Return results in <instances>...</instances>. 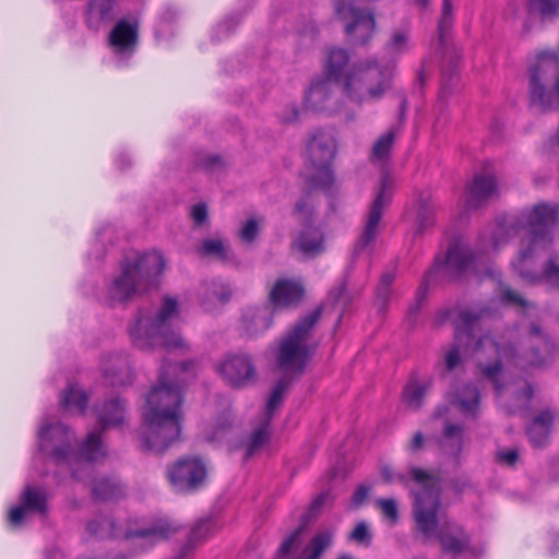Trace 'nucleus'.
<instances>
[{
	"label": "nucleus",
	"mask_w": 559,
	"mask_h": 559,
	"mask_svg": "<svg viewBox=\"0 0 559 559\" xmlns=\"http://www.w3.org/2000/svg\"><path fill=\"white\" fill-rule=\"evenodd\" d=\"M195 377V362L164 360L157 384L146 396L140 438L143 449L162 453L179 440L183 420V388Z\"/></svg>",
	"instance_id": "f257e3e1"
},
{
	"label": "nucleus",
	"mask_w": 559,
	"mask_h": 559,
	"mask_svg": "<svg viewBox=\"0 0 559 559\" xmlns=\"http://www.w3.org/2000/svg\"><path fill=\"white\" fill-rule=\"evenodd\" d=\"M411 479L418 486L413 491V515L416 530L427 539L439 542L444 554L459 556L471 545V536L456 522L444 521L439 527L438 513L441 509V476L421 467L409 469Z\"/></svg>",
	"instance_id": "f03ea898"
},
{
	"label": "nucleus",
	"mask_w": 559,
	"mask_h": 559,
	"mask_svg": "<svg viewBox=\"0 0 559 559\" xmlns=\"http://www.w3.org/2000/svg\"><path fill=\"white\" fill-rule=\"evenodd\" d=\"M347 49L333 47L328 51L324 76L338 83L343 81V93L353 103L362 104L381 98L390 87L393 70L381 66L376 59H367L349 67Z\"/></svg>",
	"instance_id": "7ed1b4c3"
},
{
	"label": "nucleus",
	"mask_w": 559,
	"mask_h": 559,
	"mask_svg": "<svg viewBox=\"0 0 559 559\" xmlns=\"http://www.w3.org/2000/svg\"><path fill=\"white\" fill-rule=\"evenodd\" d=\"M557 215V207L540 203L523 211L510 224L507 231L509 237L519 235L521 231H525L527 235V239L522 241V249L518 258L512 262L513 270L525 283H539V273L535 270V258L542 252L550 250L552 242L551 229Z\"/></svg>",
	"instance_id": "20e7f679"
},
{
	"label": "nucleus",
	"mask_w": 559,
	"mask_h": 559,
	"mask_svg": "<svg viewBox=\"0 0 559 559\" xmlns=\"http://www.w3.org/2000/svg\"><path fill=\"white\" fill-rule=\"evenodd\" d=\"M74 436L62 423L43 425L38 431V448L49 455L58 466L67 465L71 477L78 483H85L91 474L88 462L105 457L100 432L91 431L79 450L73 445Z\"/></svg>",
	"instance_id": "39448f33"
},
{
	"label": "nucleus",
	"mask_w": 559,
	"mask_h": 559,
	"mask_svg": "<svg viewBox=\"0 0 559 559\" xmlns=\"http://www.w3.org/2000/svg\"><path fill=\"white\" fill-rule=\"evenodd\" d=\"M322 311V306H318L306 313L281 338L275 357L277 368L285 372V376L299 379L305 372L318 348V342L313 341V333Z\"/></svg>",
	"instance_id": "423d86ee"
},
{
	"label": "nucleus",
	"mask_w": 559,
	"mask_h": 559,
	"mask_svg": "<svg viewBox=\"0 0 559 559\" xmlns=\"http://www.w3.org/2000/svg\"><path fill=\"white\" fill-rule=\"evenodd\" d=\"M165 267V259L157 251L127 257L120 262V274L107 288L114 302H124L153 287Z\"/></svg>",
	"instance_id": "0eeeda50"
},
{
	"label": "nucleus",
	"mask_w": 559,
	"mask_h": 559,
	"mask_svg": "<svg viewBox=\"0 0 559 559\" xmlns=\"http://www.w3.org/2000/svg\"><path fill=\"white\" fill-rule=\"evenodd\" d=\"M177 312V299L166 296L155 317L140 314L130 329L134 346L141 350L186 348V342L169 323Z\"/></svg>",
	"instance_id": "6e6552de"
},
{
	"label": "nucleus",
	"mask_w": 559,
	"mask_h": 559,
	"mask_svg": "<svg viewBox=\"0 0 559 559\" xmlns=\"http://www.w3.org/2000/svg\"><path fill=\"white\" fill-rule=\"evenodd\" d=\"M475 262V254L465 246L451 243L445 258H436L435 264L428 270L416 292V304L411 308V313L418 312L425 300L430 284L455 282L463 278Z\"/></svg>",
	"instance_id": "1a4fd4ad"
},
{
	"label": "nucleus",
	"mask_w": 559,
	"mask_h": 559,
	"mask_svg": "<svg viewBox=\"0 0 559 559\" xmlns=\"http://www.w3.org/2000/svg\"><path fill=\"white\" fill-rule=\"evenodd\" d=\"M336 150V139L332 132L318 129L311 134L307 144V153L316 173L307 178L310 187L323 190H329L332 187L334 176L331 166Z\"/></svg>",
	"instance_id": "9d476101"
},
{
	"label": "nucleus",
	"mask_w": 559,
	"mask_h": 559,
	"mask_svg": "<svg viewBox=\"0 0 559 559\" xmlns=\"http://www.w3.org/2000/svg\"><path fill=\"white\" fill-rule=\"evenodd\" d=\"M530 107L539 112L559 109V72L552 75L550 67L539 62L528 70Z\"/></svg>",
	"instance_id": "9b49d317"
},
{
	"label": "nucleus",
	"mask_w": 559,
	"mask_h": 559,
	"mask_svg": "<svg viewBox=\"0 0 559 559\" xmlns=\"http://www.w3.org/2000/svg\"><path fill=\"white\" fill-rule=\"evenodd\" d=\"M481 318L483 313L479 311L463 310L460 312L455 326V343L444 357L448 371L454 370L461 364V347H464L466 352L467 349L477 352L481 348L487 338L477 333Z\"/></svg>",
	"instance_id": "f8f14e48"
},
{
	"label": "nucleus",
	"mask_w": 559,
	"mask_h": 559,
	"mask_svg": "<svg viewBox=\"0 0 559 559\" xmlns=\"http://www.w3.org/2000/svg\"><path fill=\"white\" fill-rule=\"evenodd\" d=\"M335 13L345 23V33L353 45L365 46L376 32L373 13L346 0H335Z\"/></svg>",
	"instance_id": "ddd939ff"
},
{
	"label": "nucleus",
	"mask_w": 559,
	"mask_h": 559,
	"mask_svg": "<svg viewBox=\"0 0 559 559\" xmlns=\"http://www.w3.org/2000/svg\"><path fill=\"white\" fill-rule=\"evenodd\" d=\"M391 179L389 175L381 178L380 189L370 206L368 218L362 233L358 237L354 247V254L358 255L373 245L381 222L384 207L391 202Z\"/></svg>",
	"instance_id": "4468645a"
},
{
	"label": "nucleus",
	"mask_w": 559,
	"mask_h": 559,
	"mask_svg": "<svg viewBox=\"0 0 559 559\" xmlns=\"http://www.w3.org/2000/svg\"><path fill=\"white\" fill-rule=\"evenodd\" d=\"M554 353L555 345L547 333L539 324L532 322L525 337V348L520 357L523 362L516 364L522 367H542L552 359Z\"/></svg>",
	"instance_id": "2eb2a0df"
},
{
	"label": "nucleus",
	"mask_w": 559,
	"mask_h": 559,
	"mask_svg": "<svg viewBox=\"0 0 559 559\" xmlns=\"http://www.w3.org/2000/svg\"><path fill=\"white\" fill-rule=\"evenodd\" d=\"M168 477L177 491L190 492L204 484L206 467L199 457H181L168 471Z\"/></svg>",
	"instance_id": "dca6fc26"
},
{
	"label": "nucleus",
	"mask_w": 559,
	"mask_h": 559,
	"mask_svg": "<svg viewBox=\"0 0 559 559\" xmlns=\"http://www.w3.org/2000/svg\"><path fill=\"white\" fill-rule=\"evenodd\" d=\"M336 82L325 76L314 79L305 94V107L312 111L326 112L329 115L341 111L343 102L336 96Z\"/></svg>",
	"instance_id": "f3484780"
},
{
	"label": "nucleus",
	"mask_w": 559,
	"mask_h": 559,
	"mask_svg": "<svg viewBox=\"0 0 559 559\" xmlns=\"http://www.w3.org/2000/svg\"><path fill=\"white\" fill-rule=\"evenodd\" d=\"M222 377L233 388H246L257 380V368L252 357L245 353H237L226 356L218 366Z\"/></svg>",
	"instance_id": "a211bd4d"
},
{
	"label": "nucleus",
	"mask_w": 559,
	"mask_h": 559,
	"mask_svg": "<svg viewBox=\"0 0 559 559\" xmlns=\"http://www.w3.org/2000/svg\"><path fill=\"white\" fill-rule=\"evenodd\" d=\"M465 206L476 210L499 197L498 183L495 176L476 174L465 187Z\"/></svg>",
	"instance_id": "6ab92c4d"
},
{
	"label": "nucleus",
	"mask_w": 559,
	"mask_h": 559,
	"mask_svg": "<svg viewBox=\"0 0 559 559\" xmlns=\"http://www.w3.org/2000/svg\"><path fill=\"white\" fill-rule=\"evenodd\" d=\"M27 511L38 514L48 512V495L44 489L26 486L21 496V504L10 510V523L14 526L22 524Z\"/></svg>",
	"instance_id": "aec40b11"
},
{
	"label": "nucleus",
	"mask_w": 559,
	"mask_h": 559,
	"mask_svg": "<svg viewBox=\"0 0 559 559\" xmlns=\"http://www.w3.org/2000/svg\"><path fill=\"white\" fill-rule=\"evenodd\" d=\"M290 248L305 260L314 259L326 249L324 233L313 225L304 226L293 238Z\"/></svg>",
	"instance_id": "412c9836"
},
{
	"label": "nucleus",
	"mask_w": 559,
	"mask_h": 559,
	"mask_svg": "<svg viewBox=\"0 0 559 559\" xmlns=\"http://www.w3.org/2000/svg\"><path fill=\"white\" fill-rule=\"evenodd\" d=\"M556 416L555 409L546 407L532 417L525 431L533 448L543 449L549 444Z\"/></svg>",
	"instance_id": "4be33fe9"
},
{
	"label": "nucleus",
	"mask_w": 559,
	"mask_h": 559,
	"mask_svg": "<svg viewBox=\"0 0 559 559\" xmlns=\"http://www.w3.org/2000/svg\"><path fill=\"white\" fill-rule=\"evenodd\" d=\"M305 287L299 281L278 278L269 293V301L277 308L295 307L304 299Z\"/></svg>",
	"instance_id": "5701e85b"
},
{
	"label": "nucleus",
	"mask_w": 559,
	"mask_h": 559,
	"mask_svg": "<svg viewBox=\"0 0 559 559\" xmlns=\"http://www.w3.org/2000/svg\"><path fill=\"white\" fill-rule=\"evenodd\" d=\"M139 23L126 19L119 20L109 34V44L115 53L130 56L138 43Z\"/></svg>",
	"instance_id": "b1692460"
},
{
	"label": "nucleus",
	"mask_w": 559,
	"mask_h": 559,
	"mask_svg": "<svg viewBox=\"0 0 559 559\" xmlns=\"http://www.w3.org/2000/svg\"><path fill=\"white\" fill-rule=\"evenodd\" d=\"M117 0H88L83 11L85 26L94 32H99L115 19Z\"/></svg>",
	"instance_id": "393cba45"
},
{
	"label": "nucleus",
	"mask_w": 559,
	"mask_h": 559,
	"mask_svg": "<svg viewBox=\"0 0 559 559\" xmlns=\"http://www.w3.org/2000/svg\"><path fill=\"white\" fill-rule=\"evenodd\" d=\"M179 531V526L166 518H158L152 521L146 526L127 530L124 532L126 539L143 538L147 539L151 544H156L168 539Z\"/></svg>",
	"instance_id": "a878e982"
},
{
	"label": "nucleus",
	"mask_w": 559,
	"mask_h": 559,
	"mask_svg": "<svg viewBox=\"0 0 559 559\" xmlns=\"http://www.w3.org/2000/svg\"><path fill=\"white\" fill-rule=\"evenodd\" d=\"M103 372L106 382L111 386H126L133 381L127 359L118 355L110 357V365H103Z\"/></svg>",
	"instance_id": "bb28decb"
},
{
	"label": "nucleus",
	"mask_w": 559,
	"mask_h": 559,
	"mask_svg": "<svg viewBox=\"0 0 559 559\" xmlns=\"http://www.w3.org/2000/svg\"><path fill=\"white\" fill-rule=\"evenodd\" d=\"M126 495V488L116 477L103 476L92 483V497L97 501L119 500Z\"/></svg>",
	"instance_id": "cd10ccee"
},
{
	"label": "nucleus",
	"mask_w": 559,
	"mask_h": 559,
	"mask_svg": "<svg viewBox=\"0 0 559 559\" xmlns=\"http://www.w3.org/2000/svg\"><path fill=\"white\" fill-rule=\"evenodd\" d=\"M464 432L465 429L462 425L450 421L444 424L440 447L447 455L454 457L456 461L463 451Z\"/></svg>",
	"instance_id": "c85d7f7f"
},
{
	"label": "nucleus",
	"mask_w": 559,
	"mask_h": 559,
	"mask_svg": "<svg viewBox=\"0 0 559 559\" xmlns=\"http://www.w3.org/2000/svg\"><path fill=\"white\" fill-rule=\"evenodd\" d=\"M100 430L118 426L124 418V405L120 399H110L95 408Z\"/></svg>",
	"instance_id": "c756f323"
},
{
	"label": "nucleus",
	"mask_w": 559,
	"mask_h": 559,
	"mask_svg": "<svg viewBox=\"0 0 559 559\" xmlns=\"http://www.w3.org/2000/svg\"><path fill=\"white\" fill-rule=\"evenodd\" d=\"M431 383L430 379L423 381L416 378L409 379L402 392V400L406 406L413 411L419 409L423 406L426 393L431 388Z\"/></svg>",
	"instance_id": "7c9ffc66"
},
{
	"label": "nucleus",
	"mask_w": 559,
	"mask_h": 559,
	"mask_svg": "<svg viewBox=\"0 0 559 559\" xmlns=\"http://www.w3.org/2000/svg\"><path fill=\"white\" fill-rule=\"evenodd\" d=\"M454 403L465 415L476 416L480 404V393L473 383L464 384L457 392Z\"/></svg>",
	"instance_id": "2f4dec72"
},
{
	"label": "nucleus",
	"mask_w": 559,
	"mask_h": 559,
	"mask_svg": "<svg viewBox=\"0 0 559 559\" xmlns=\"http://www.w3.org/2000/svg\"><path fill=\"white\" fill-rule=\"evenodd\" d=\"M437 206L429 193H420L416 201L418 230L424 231L436 224Z\"/></svg>",
	"instance_id": "473e14b6"
},
{
	"label": "nucleus",
	"mask_w": 559,
	"mask_h": 559,
	"mask_svg": "<svg viewBox=\"0 0 559 559\" xmlns=\"http://www.w3.org/2000/svg\"><path fill=\"white\" fill-rule=\"evenodd\" d=\"M296 380L297 379L294 377L285 374L277 380L276 384L271 391L265 406V419H267V424L271 423L275 409L282 405L285 393Z\"/></svg>",
	"instance_id": "72a5a7b5"
},
{
	"label": "nucleus",
	"mask_w": 559,
	"mask_h": 559,
	"mask_svg": "<svg viewBox=\"0 0 559 559\" xmlns=\"http://www.w3.org/2000/svg\"><path fill=\"white\" fill-rule=\"evenodd\" d=\"M86 531L99 539L116 538L119 534L115 520L105 515L91 520L86 525Z\"/></svg>",
	"instance_id": "f704fd0d"
},
{
	"label": "nucleus",
	"mask_w": 559,
	"mask_h": 559,
	"mask_svg": "<svg viewBox=\"0 0 559 559\" xmlns=\"http://www.w3.org/2000/svg\"><path fill=\"white\" fill-rule=\"evenodd\" d=\"M395 280V269L382 273L379 284L376 288V306L379 313H383L392 297L391 285Z\"/></svg>",
	"instance_id": "c9c22d12"
},
{
	"label": "nucleus",
	"mask_w": 559,
	"mask_h": 559,
	"mask_svg": "<svg viewBox=\"0 0 559 559\" xmlns=\"http://www.w3.org/2000/svg\"><path fill=\"white\" fill-rule=\"evenodd\" d=\"M400 131L399 126L391 127L385 133H383L374 142L372 146L371 158L373 160L383 162L390 158L391 150L393 147L397 132Z\"/></svg>",
	"instance_id": "e433bc0d"
},
{
	"label": "nucleus",
	"mask_w": 559,
	"mask_h": 559,
	"mask_svg": "<svg viewBox=\"0 0 559 559\" xmlns=\"http://www.w3.org/2000/svg\"><path fill=\"white\" fill-rule=\"evenodd\" d=\"M333 534L323 531L314 535L308 547L304 549L302 557L299 559H319L326 548L332 544Z\"/></svg>",
	"instance_id": "4c0bfd02"
},
{
	"label": "nucleus",
	"mask_w": 559,
	"mask_h": 559,
	"mask_svg": "<svg viewBox=\"0 0 559 559\" xmlns=\"http://www.w3.org/2000/svg\"><path fill=\"white\" fill-rule=\"evenodd\" d=\"M269 425L270 424H267V419H265L264 425L254 429L252 433L248 437V440L245 444L246 452L243 459L246 461L253 456L269 441Z\"/></svg>",
	"instance_id": "58836bf2"
},
{
	"label": "nucleus",
	"mask_w": 559,
	"mask_h": 559,
	"mask_svg": "<svg viewBox=\"0 0 559 559\" xmlns=\"http://www.w3.org/2000/svg\"><path fill=\"white\" fill-rule=\"evenodd\" d=\"M201 253L207 257H215L222 262L231 260L230 249L222 239L209 238L203 240Z\"/></svg>",
	"instance_id": "ea45409f"
},
{
	"label": "nucleus",
	"mask_w": 559,
	"mask_h": 559,
	"mask_svg": "<svg viewBox=\"0 0 559 559\" xmlns=\"http://www.w3.org/2000/svg\"><path fill=\"white\" fill-rule=\"evenodd\" d=\"M548 252L549 255L539 273V282L544 281L552 288H559V255L551 249Z\"/></svg>",
	"instance_id": "a19ab883"
},
{
	"label": "nucleus",
	"mask_w": 559,
	"mask_h": 559,
	"mask_svg": "<svg viewBox=\"0 0 559 559\" xmlns=\"http://www.w3.org/2000/svg\"><path fill=\"white\" fill-rule=\"evenodd\" d=\"M87 400L84 391L70 384L61 397V404L66 408H76L80 413H83L87 407Z\"/></svg>",
	"instance_id": "79ce46f5"
},
{
	"label": "nucleus",
	"mask_w": 559,
	"mask_h": 559,
	"mask_svg": "<svg viewBox=\"0 0 559 559\" xmlns=\"http://www.w3.org/2000/svg\"><path fill=\"white\" fill-rule=\"evenodd\" d=\"M527 10L543 20L554 19L559 14V0H527Z\"/></svg>",
	"instance_id": "37998d69"
},
{
	"label": "nucleus",
	"mask_w": 559,
	"mask_h": 559,
	"mask_svg": "<svg viewBox=\"0 0 559 559\" xmlns=\"http://www.w3.org/2000/svg\"><path fill=\"white\" fill-rule=\"evenodd\" d=\"M534 390L531 383H526L521 390L514 393L515 403L508 408L509 415H514L520 409H527L533 399Z\"/></svg>",
	"instance_id": "c03bdc74"
},
{
	"label": "nucleus",
	"mask_w": 559,
	"mask_h": 559,
	"mask_svg": "<svg viewBox=\"0 0 559 559\" xmlns=\"http://www.w3.org/2000/svg\"><path fill=\"white\" fill-rule=\"evenodd\" d=\"M293 214L302 226L312 225L313 206L310 204L308 197L296 202Z\"/></svg>",
	"instance_id": "a18cd8bd"
},
{
	"label": "nucleus",
	"mask_w": 559,
	"mask_h": 559,
	"mask_svg": "<svg viewBox=\"0 0 559 559\" xmlns=\"http://www.w3.org/2000/svg\"><path fill=\"white\" fill-rule=\"evenodd\" d=\"M501 371H502V364L500 360H497L492 364L486 365L483 368L484 376L492 382L498 397L501 396L502 390H503V384L499 380V376L501 374Z\"/></svg>",
	"instance_id": "49530a36"
},
{
	"label": "nucleus",
	"mask_w": 559,
	"mask_h": 559,
	"mask_svg": "<svg viewBox=\"0 0 559 559\" xmlns=\"http://www.w3.org/2000/svg\"><path fill=\"white\" fill-rule=\"evenodd\" d=\"M407 41H408V36L405 32L394 31L392 33L391 39L386 44V49L391 53H396V55L403 53V52L407 51V49H408Z\"/></svg>",
	"instance_id": "de8ad7c7"
},
{
	"label": "nucleus",
	"mask_w": 559,
	"mask_h": 559,
	"mask_svg": "<svg viewBox=\"0 0 559 559\" xmlns=\"http://www.w3.org/2000/svg\"><path fill=\"white\" fill-rule=\"evenodd\" d=\"M332 493L330 490L323 491L319 493L310 503L308 513L304 514L301 516V523H305L306 520H308V523L310 520L316 516V514L321 510V508L326 503V501L332 500Z\"/></svg>",
	"instance_id": "09e8293b"
},
{
	"label": "nucleus",
	"mask_w": 559,
	"mask_h": 559,
	"mask_svg": "<svg viewBox=\"0 0 559 559\" xmlns=\"http://www.w3.org/2000/svg\"><path fill=\"white\" fill-rule=\"evenodd\" d=\"M307 525H308V520H306L305 523H300L299 526L297 528H295V531L283 540V543L281 544V546L277 550L278 556L284 557V556H287L292 551V549L296 545L300 534L302 533V531L306 528Z\"/></svg>",
	"instance_id": "8fccbe9b"
},
{
	"label": "nucleus",
	"mask_w": 559,
	"mask_h": 559,
	"mask_svg": "<svg viewBox=\"0 0 559 559\" xmlns=\"http://www.w3.org/2000/svg\"><path fill=\"white\" fill-rule=\"evenodd\" d=\"M349 538L355 543L369 546L372 539L371 533L366 522H359L349 534Z\"/></svg>",
	"instance_id": "3c124183"
},
{
	"label": "nucleus",
	"mask_w": 559,
	"mask_h": 559,
	"mask_svg": "<svg viewBox=\"0 0 559 559\" xmlns=\"http://www.w3.org/2000/svg\"><path fill=\"white\" fill-rule=\"evenodd\" d=\"M377 504L380 507L381 512L385 518L391 520L392 522H396L399 519V509L397 503L393 498H383L377 501Z\"/></svg>",
	"instance_id": "603ef678"
},
{
	"label": "nucleus",
	"mask_w": 559,
	"mask_h": 559,
	"mask_svg": "<svg viewBox=\"0 0 559 559\" xmlns=\"http://www.w3.org/2000/svg\"><path fill=\"white\" fill-rule=\"evenodd\" d=\"M260 233V227L254 218L248 219L239 231V236L245 242H253Z\"/></svg>",
	"instance_id": "864d4df0"
},
{
	"label": "nucleus",
	"mask_w": 559,
	"mask_h": 559,
	"mask_svg": "<svg viewBox=\"0 0 559 559\" xmlns=\"http://www.w3.org/2000/svg\"><path fill=\"white\" fill-rule=\"evenodd\" d=\"M520 459L519 450L515 448L502 449L496 453V461L499 464L514 466Z\"/></svg>",
	"instance_id": "5fc2aeb1"
},
{
	"label": "nucleus",
	"mask_w": 559,
	"mask_h": 559,
	"mask_svg": "<svg viewBox=\"0 0 559 559\" xmlns=\"http://www.w3.org/2000/svg\"><path fill=\"white\" fill-rule=\"evenodd\" d=\"M211 527L210 520H200L191 528L188 537L198 544L205 538Z\"/></svg>",
	"instance_id": "6e6d98bb"
},
{
	"label": "nucleus",
	"mask_w": 559,
	"mask_h": 559,
	"mask_svg": "<svg viewBox=\"0 0 559 559\" xmlns=\"http://www.w3.org/2000/svg\"><path fill=\"white\" fill-rule=\"evenodd\" d=\"M370 489L369 486L359 485L352 497V507L355 509L360 508L368 500Z\"/></svg>",
	"instance_id": "4d7b16f0"
},
{
	"label": "nucleus",
	"mask_w": 559,
	"mask_h": 559,
	"mask_svg": "<svg viewBox=\"0 0 559 559\" xmlns=\"http://www.w3.org/2000/svg\"><path fill=\"white\" fill-rule=\"evenodd\" d=\"M501 299L503 302L521 306V307H527L528 302L520 296L515 290L511 288H506L502 293Z\"/></svg>",
	"instance_id": "13d9d810"
},
{
	"label": "nucleus",
	"mask_w": 559,
	"mask_h": 559,
	"mask_svg": "<svg viewBox=\"0 0 559 559\" xmlns=\"http://www.w3.org/2000/svg\"><path fill=\"white\" fill-rule=\"evenodd\" d=\"M453 16L441 15L438 24V37L441 46L444 45L445 38L452 27Z\"/></svg>",
	"instance_id": "bf43d9fd"
},
{
	"label": "nucleus",
	"mask_w": 559,
	"mask_h": 559,
	"mask_svg": "<svg viewBox=\"0 0 559 559\" xmlns=\"http://www.w3.org/2000/svg\"><path fill=\"white\" fill-rule=\"evenodd\" d=\"M191 217L195 225H203L209 217L207 207L204 203H198L191 209Z\"/></svg>",
	"instance_id": "052dcab7"
},
{
	"label": "nucleus",
	"mask_w": 559,
	"mask_h": 559,
	"mask_svg": "<svg viewBox=\"0 0 559 559\" xmlns=\"http://www.w3.org/2000/svg\"><path fill=\"white\" fill-rule=\"evenodd\" d=\"M231 292L228 287L221 285L219 289H216V285L213 284V288L209 289L207 297L210 299H216L222 304L227 302L230 299Z\"/></svg>",
	"instance_id": "680f3d73"
},
{
	"label": "nucleus",
	"mask_w": 559,
	"mask_h": 559,
	"mask_svg": "<svg viewBox=\"0 0 559 559\" xmlns=\"http://www.w3.org/2000/svg\"><path fill=\"white\" fill-rule=\"evenodd\" d=\"M198 543L187 537L186 543L179 548L178 552L173 559H188L190 558L197 548Z\"/></svg>",
	"instance_id": "e2e57ef3"
},
{
	"label": "nucleus",
	"mask_w": 559,
	"mask_h": 559,
	"mask_svg": "<svg viewBox=\"0 0 559 559\" xmlns=\"http://www.w3.org/2000/svg\"><path fill=\"white\" fill-rule=\"evenodd\" d=\"M424 447V436L420 431H417L409 445H408V449L412 451V452H417L418 450L423 449Z\"/></svg>",
	"instance_id": "0e129e2a"
},
{
	"label": "nucleus",
	"mask_w": 559,
	"mask_h": 559,
	"mask_svg": "<svg viewBox=\"0 0 559 559\" xmlns=\"http://www.w3.org/2000/svg\"><path fill=\"white\" fill-rule=\"evenodd\" d=\"M456 72L454 67H451L449 70H442V86L445 88L450 86L451 82L455 79Z\"/></svg>",
	"instance_id": "69168bd1"
},
{
	"label": "nucleus",
	"mask_w": 559,
	"mask_h": 559,
	"mask_svg": "<svg viewBox=\"0 0 559 559\" xmlns=\"http://www.w3.org/2000/svg\"><path fill=\"white\" fill-rule=\"evenodd\" d=\"M380 473L385 483L391 484L394 481L395 474L392 472L390 466H383Z\"/></svg>",
	"instance_id": "338daca9"
},
{
	"label": "nucleus",
	"mask_w": 559,
	"mask_h": 559,
	"mask_svg": "<svg viewBox=\"0 0 559 559\" xmlns=\"http://www.w3.org/2000/svg\"><path fill=\"white\" fill-rule=\"evenodd\" d=\"M222 158L218 155H211L204 159V167L210 169L213 168L215 165L221 164Z\"/></svg>",
	"instance_id": "774afa93"
}]
</instances>
